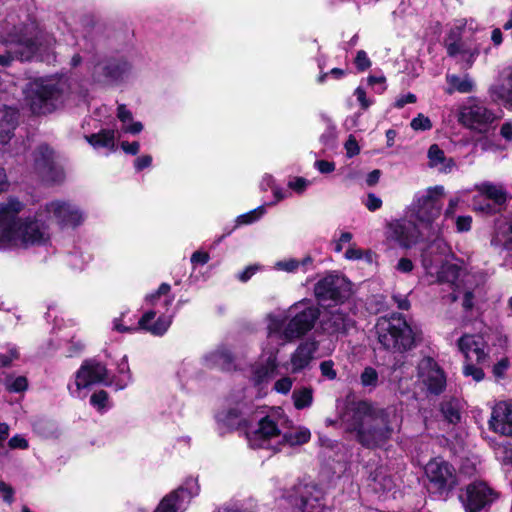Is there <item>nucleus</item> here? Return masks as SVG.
<instances>
[{
	"mask_svg": "<svg viewBox=\"0 0 512 512\" xmlns=\"http://www.w3.org/2000/svg\"><path fill=\"white\" fill-rule=\"evenodd\" d=\"M352 415L346 431L355 434V440L362 447L375 450L385 446L392 438L394 429L391 412L368 400L353 403Z\"/></svg>",
	"mask_w": 512,
	"mask_h": 512,
	"instance_id": "obj_1",
	"label": "nucleus"
},
{
	"mask_svg": "<svg viewBox=\"0 0 512 512\" xmlns=\"http://www.w3.org/2000/svg\"><path fill=\"white\" fill-rule=\"evenodd\" d=\"M0 43L16 53L17 60L30 62L40 52L42 46V30L35 19L28 17L11 27L2 28Z\"/></svg>",
	"mask_w": 512,
	"mask_h": 512,
	"instance_id": "obj_2",
	"label": "nucleus"
},
{
	"mask_svg": "<svg viewBox=\"0 0 512 512\" xmlns=\"http://www.w3.org/2000/svg\"><path fill=\"white\" fill-rule=\"evenodd\" d=\"M375 331L378 343L385 351L405 353L416 347L415 333L401 313L378 318Z\"/></svg>",
	"mask_w": 512,
	"mask_h": 512,
	"instance_id": "obj_3",
	"label": "nucleus"
},
{
	"mask_svg": "<svg viewBox=\"0 0 512 512\" xmlns=\"http://www.w3.org/2000/svg\"><path fill=\"white\" fill-rule=\"evenodd\" d=\"M26 102L34 115L51 114L62 103L63 85L54 79L36 78L25 90Z\"/></svg>",
	"mask_w": 512,
	"mask_h": 512,
	"instance_id": "obj_4",
	"label": "nucleus"
},
{
	"mask_svg": "<svg viewBox=\"0 0 512 512\" xmlns=\"http://www.w3.org/2000/svg\"><path fill=\"white\" fill-rule=\"evenodd\" d=\"M428 492L437 499L447 500L458 485L454 466L441 457L432 458L424 468Z\"/></svg>",
	"mask_w": 512,
	"mask_h": 512,
	"instance_id": "obj_5",
	"label": "nucleus"
},
{
	"mask_svg": "<svg viewBox=\"0 0 512 512\" xmlns=\"http://www.w3.org/2000/svg\"><path fill=\"white\" fill-rule=\"evenodd\" d=\"M58 156L48 143H40L32 152L33 172L46 185H60L65 181L64 167L58 162Z\"/></svg>",
	"mask_w": 512,
	"mask_h": 512,
	"instance_id": "obj_6",
	"label": "nucleus"
},
{
	"mask_svg": "<svg viewBox=\"0 0 512 512\" xmlns=\"http://www.w3.org/2000/svg\"><path fill=\"white\" fill-rule=\"evenodd\" d=\"M292 317L283 330L286 341L300 339L310 332L321 315L318 305L310 299H303L290 307Z\"/></svg>",
	"mask_w": 512,
	"mask_h": 512,
	"instance_id": "obj_7",
	"label": "nucleus"
},
{
	"mask_svg": "<svg viewBox=\"0 0 512 512\" xmlns=\"http://www.w3.org/2000/svg\"><path fill=\"white\" fill-rule=\"evenodd\" d=\"M314 296L319 303L344 304L352 294V283L344 275L331 271L314 285Z\"/></svg>",
	"mask_w": 512,
	"mask_h": 512,
	"instance_id": "obj_8",
	"label": "nucleus"
},
{
	"mask_svg": "<svg viewBox=\"0 0 512 512\" xmlns=\"http://www.w3.org/2000/svg\"><path fill=\"white\" fill-rule=\"evenodd\" d=\"M458 497L465 512H489L500 493L487 482L475 480L466 485Z\"/></svg>",
	"mask_w": 512,
	"mask_h": 512,
	"instance_id": "obj_9",
	"label": "nucleus"
},
{
	"mask_svg": "<svg viewBox=\"0 0 512 512\" xmlns=\"http://www.w3.org/2000/svg\"><path fill=\"white\" fill-rule=\"evenodd\" d=\"M444 195V187L441 185L429 187L426 193L417 197L414 203V210L417 219L426 227H431L432 223L441 214V197Z\"/></svg>",
	"mask_w": 512,
	"mask_h": 512,
	"instance_id": "obj_10",
	"label": "nucleus"
},
{
	"mask_svg": "<svg viewBox=\"0 0 512 512\" xmlns=\"http://www.w3.org/2000/svg\"><path fill=\"white\" fill-rule=\"evenodd\" d=\"M40 213L20 219L14 237L17 236L25 245L40 246L49 239L46 223L39 218Z\"/></svg>",
	"mask_w": 512,
	"mask_h": 512,
	"instance_id": "obj_11",
	"label": "nucleus"
},
{
	"mask_svg": "<svg viewBox=\"0 0 512 512\" xmlns=\"http://www.w3.org/2000/svg\"><path fill=\"white\" fill-rule=\"evenodd\" d=\"M422 238L417 224L411 220L399 219L387 226V240L395 242L403 249H410Z\"/></svg>",
	"mask_w": 512,
	"mask_h": 512,
	"instance_id": "obj_12",
	"label": "nucleus"
},
{
	"mask_svg": "<svg viewBox=\"0 0 512 512\" xmlns=\"http://www.w3.org/2000/svg\"><path fill=\"white\" fill-rule=\"evenodd\" d=\"M496 119L494 112L481 103H471L464 106L459 114V122L471 129L479 132H486L489 125Z\"/></svg>",
	"mask_w": 512,
	"mask_h": 512,
	"instance_id": "obj_13",
	"label": "nucleus"
},
{
	"mask_svg": "<svg viewBox=\"0 0 512 512\" xmlns=\"http://www.w3.org/2000/svg\"><path fill=\"white\" fill-rule=\"evenodd\" d=\"M200 486L198 480L192 477L186 479L184 485L165 495L153 512H177L180 503L184 500V495L188 499L198 495Z\"/></svg>",
	"mask_w": 512,
	"mask_h": 512,
	"instance_id": "obj_14",
	"label": "nucleus"
},
{
	"mask_svg": "<svg viewBox=\"0 0 512 512\" xmlns=\"http://www.w3.org/2000/svg\"><path fill=\"white\" fill-rule=\"evenodd\" d=\"M295 507L301 512H326L324 491L317 485H304L294 499Z\"/></svg>",
	"mask_w": 512,
	"mask_h": 512,
	"instance_id": "obj_15",
	"label": "nucleus"
},
{
	"mask_svg": "<svg viewBox=\"0 0 512 512\" xmlns=\"http://www.w3.org/2000/svg\"><path fill=\"white\" fill-rule=\"evenodd\" d=\"M25 204L15 196H9L6 202L0 203V228L3 236L13 238L16 227L21 218L18 215L24 209Z\"/></svg>",
	"mask_w": 512,
	"mask_h": 512,
	"instance_id": "obj_16",
	"label": "nucleus"
},
{
	"mask_svg": "<svg viewBox=\"0 0 512 512\" xmlns=\"http://www.w3.org/2000/svg\"><path fill=\"white\" fill-rule=\"evenodd\" d=\"M108 370L105 365L94 360H85L75 373L77 391L105 381Z\"/></svg>",
	"mask_w": 512,
	"mask_h": 512,
	"instance_id": "obj_17",
	"label": "nucleus"
},
{
	"mask_svg": "<svg viewBox=\"0 0 512 512\" xmlns=\"http://www.w3.org/2000/svg\"><path fill=\"white\" fill-rule=\"evenodd\" d=\"M489 428L495 433L512 436V403L500 401L492 408Z\"/></svg>",
	"mask_w": 512,
	"mask_h": 512,
	"instance_id": "obj_18",
	"label": "nucleus"
},
{
	"mask_svg": "<svg viewBox=\"0 0 512 512\" xmlns=\"http://www.w3.org/2000/svg\"><path fill=\"white\" fill-rule=\"evenodd\" d=\"M171 318L160 315L156 318L154 310H148L140 317L136 325L137 331H144L153 336H163L171 325Z\"/></svg>",
	"mask_w": 512,
	"mask_h": 512,
	"instance_id": "obj_19",
	"label": "nucleus"
},
{
	"mask_svg": "<svg viewBox=\"0 0 512 512\" xmlns=\"http://www.w3.org/2000/svg\"><path fill=\"white\" fill-rule=\"evenodd\" d=\"M46 210L52 212L60 224L77 227L83 222L81 211L62 201H53L46 205Z\"/></svg>",
	"mask_w": 512,
	"mask_h": 512,
	"instance_id": "obj_20",
	"label": "nucleus"
},
{
	"mask_svg": "<svg viewBox=\"0 0 512 512\" xmlns=\"http://www.w3.org/2000/svg\"><path fill=\"white\" fill-rule=\"evenodd\" d=\"M318 347L319 343L315 339L301 342L291 356L292 371L297 373L305 369L312 361Z\"/></svg>",
	"mask_w": 512,
	"mask_h": 512,
	"instance_id": "obj_21",
	"label": "nucleus"
},
{
	"mask_svg": "<svg viewBox=\"0 0 512 512\" xmlns=\"http://www.w3.org/2000/svg\"><path fill=\"white\" fill-rule=\"evenodd\" d=\"M216 419L229 432L246 430L250 426L249 420L242 417V411L237 407H231L219 412Z\"/></svg>",
	"mask_w": 512,
	"mask_h": 512,
	"instance_id": "obj_22",
	"label": "nucleus"
},
{
	"mask_svg": "<svg viewBox=\"0 0 512 512\" xmlns=\"http://www.w3.org/2000/svg\"><path fill=\"white\" fill-rule=\"evenodd\" d=\"M352 320L343 311L337 310L327 317L323 322V329L329 335L347 334Z\"/></svg>",
	"mask_w": 512,
	"mask_h": 512,
	"instance_id": "obj_23",
	"label": "nucleus"
},
{
	"mask_svg": "<svg viewBox=\"0 0 512 512\" xmlns=\"http://www.w3.org/2000/svg\"><path fill=\"white\" fill-rule=\"evenodd\" d=\"M463 30L460 27L454 26L449 29L443 40V45L446 49L447 56L456 58L459 56L464 46H467L462 39Z\"/></svg>",
	"mask_w": 512,
	"mask_h": 512,
	"instance_id": "obj_24",
	"label": "nucleus"
},
{
	"mask_svg": "<svg viewBox=\"0 0 512 512\" xmlns=\"http://www.w3.org/2000/svg\"><path fill=\"white\" fill-rule=\"evenodd\" d=\"M130 70V64L124 59H110L102 66V74L109 81H119Z\"/></svg>",
	"mask_w": 512,
	"mask_h": 512,
	"instance_id": "obj_25",
	"label": "nucleus"
},
{
	"mask_svg": "<svg viewBox=\"0 0 512 512\" xmlns=\"http://www.w3.org/2000/svg\"><path fill=\"white\" fill-rule=\"evenodd\" d=\"M277 369V361L275 357H268L264 364H260L253 368L251 381L254 387H259L274 374Z\"/></svg>",
	"mask_w": 512,
	"mask_h": 512,
	"instance_id": "obj_26",
	"label": "nucleus"
},
{
	"mask_svg": "<svg viewBox=\"0 0 512 512\" xmlns=\"http://www.w3.org/2000/svg\"><path fill=\"white\" fill-rule=\"evenodd\" d=\"M265 212H266L265 206L264 205H260L257 208H255V209H253V210H251V211H249L247 213L239 215L236 218V224L230 230L224 232L220 237H218L214 241V244L217 245L220 242H222L238 226H240V225H249V224H252V223L256 222L257 220H259L265 214Z\"/></svg>",
	"mask_w": 512,
	"mask_h": 512,
	"instance_id": "obj_27",
	"label": "nucleus"
},
{
	"mask_svg": "<svg viewBox=\"0 0 512 512\" xmlns=\"http://www.w3.org/2000/svg\"><path fill=\"white\" fill-rule=\"evenodd\" d=\"M281 430L278 424L269 416L262 417L258 422V428L253 432V437L267 441L280 436Z\"/></svg>",
	"mask_w": 512,
	"mask_h": 512,
	"instance_id": "obj_28",
	"label": "nucleus"
},
{
	"mask_svg": "<svg viewBox=\"0 0 512 512\" xmlns=\"http://www.w3.org/2000/svg\"><path fill=\"white\" fill-rule=\"evenodd\" d=\"M86 141L94 148H110L115 147V132L112 129H101L97 133L85 136Z\"/></svg>",
	"mask_w": 512,
	"mask_h": 512,
	"instance_id": "obj_29",
	"label": "nucleus"
},
{
	"mask_svg": "<svg viewBox=\"0 0 512 512\" xmlns=\"http://www.w3.org/2000/svg\"><path fill=\"white\" fill-rule=\"evenodd\" d=\"M444 420L449 424L456 425L461 421L459 402L455 398L442 401L439 408Z\"/></svg>",
	"mask_w": 512,
	"mask_h": 512,
	"instance_id": "obj_30",
	"label": "nucleus"
},
{
	"mask_svg": "<svg viewBox=\"0 0 512 512\" xmlns=\"http://www.w3.org/2000/svg\"><path fill=\"white\" fill-rule=\"evenodd\" d=\"M425 384L429 393L440 395L446 388V376L442 369L432 370L425 379Z\"/></svg>",
	"mask_w": 512,
	"mask_h": 512,
	"instance_id": "obj_31",
	"label": "nucleus"
},
{
	"mask_svg": "<svg viewBox=\"0 0 512 512\" xmlns=\"http://www.w3.org/2000/svg\"><path fill=\"white\" fill-rule=\"evenodd\" d=\"M487 198L497 205L506 207L507 192L502 187H497L492 183H484L480 188V195Z\"/></svg>",
	"mask_w": 512,
	"mask_h": 512,
	"instance_id": "obj_32",
	"label": "nucleus"
},
{
	"mask_svg": "<svg viewBox=\"0 0 512 512\" xmlns=\"http://www.w3.org/2000/svg\"><path fill=\"white\" fill-rule=\"evenodd\" d=\"M472 206L475 212L482 213L486 216H492L497 213H501L505 209V207L497 205L491 200L483 198L479 195L473 197Z\"/></svg>",
	"mask_w": 512,
	"mask_h": 512,
	"instance_id": "obj_33",
	"label": "nucleus"
},
{
	"mask_svg": "<svg viewBox=\"0 0 512 512\" xmlns=\"http://www.w3.org/2000/svg\"><path fill=\"white\" fill-rule=\"evenodd\" d=\"M3 385L9 393H23L28 389L29 382L26 376H15L13 373H7Z\"/></svg>",
	"mask_w": 512,
	"mask_h": 512,
	"instance_id": "obj_34",
	"label": "nucleus"
},
{
	"mask_svg": "<svg viewBox=\"0 0 512 512\" xmlns=\"http://www.w3.org/2000/svg\"><path fill=\"white\" fill-rule=\"evenodd\" d=\"M461 268L454 263H443L437 273L438 281L441 283L455 284L460 277Z\"/></svg>",
	"mask_w": 512,
	"mask_h": 512,
	"instance_id": "obj_35",
	"label": "nucleus"
},
{
	"mask_svg": "<svg viewBox=\"0 0 512 512\" xmlns=\"http://www.w3.org/2000/svg\"><path fill=\"white\" fill-rule=\"evenodd\" d=\"M212 357L222 371L230 372L235 370V356L231 350L227 348L218 349L213 353Z\"/></svg>",
	"mask_w": 512,
	"mask_h": 512,
	"instance_id": "obj_36",
	"label": "nucleus"
},
{
	"mask_svg": "<svg viewBox=\"0 0 512 512\" xmlns=\"http://www.w3.org/2000/svg\"><path fill=\"white\" fill-rule=\"evenodd\" d=\"M294 407L297 410L308 408L313 403V389L311 387H302L292 393Z\"/></svg>",
	"mask_w": 512,
	"mask_h": 512,
	"instance_id": "obj_37",
	"label": "nucleus"
},
{
	"mask_svg": "<svg viewBox=\"0 0 512 512\" xmlns=\"http://www.w3.org/2000/svg\"><path fill=\"white\" fill-rule=\"evenodd\" d=\"M311 439V432L307 428H302L295 433L286 432L282 436L280 444H289L290 446H300L306 444Z\"/></svg>",
	"mask_w": 512,
	"mask_h": 512,
	"instance_id": "obj_38",
	"label": "nucleus"
},
{
	"mask_svg": "<svg viewBox=\"0 0 512 512\" xmlns=\"http://www.w3.org/2000/svg\"><path fill=\"white\" fill-rule=\"evenodd\" d=\"M480 337L471 334H464L457 340V345L461 353L464 354L467 360H472V352L477 346Z\"/></svg>",
	"mask_w": 512,
	"mask_h": 512,
	"instance_id": "obj_39",
	"label": "nucleus"
},
{
	"mask_svg": "<svg viewBox=\"0 0 512 512\" xmlns=\"http://www.w3.org/2000/svg\"><path fill=\"white\" fill-rule=\"evenodd\" d=\"M19 120V111L17 108L6 107L2 119L0 121V126L4 131L5 128L8 132H12L16 129Z\"/></svg>",
	"mask_w": 512,
	"mask_h": 512,
	"instance_id": "obj_40",
	"label": "nucleus"
},
{
	"mask_svg": "<svg viewBox=\"0 0 512 512\" xmlns=\"http://www.w3.org/2000/svg\"><path fill=\"white\" fill-rule=\"evenodd\" d=\"M461 56L459 63L461 64V68L464 70H468L472 68L477 57L480 55V49L475 47L464 46V49L461 50Z\"/></svg>",
	"mask_w": 512,
	"mask_h": 512,
	"instance_id": "obj_41",
	"label": "nucleus"
},
{
	"mask_svg": "<svg viewBox=\"0 0 512 512\" xmlns=\"http://www.w3.org/2000/svg\"><path fill=\"white\" fill-rule=\"evenodd\" d=\"M360 383L363 387L376 388L379 383V375L375 368L367 366L360 374Z\"/></svg>",
	"mask_w": 512,
	"mask_h": 512,
	"instance_id": "obj_42",
	"label": "nucleus"
},
{
	"mask_svg": "<svg viewBox=\"0 0 512 512\" xmlns=\"http://www.w3.org/2000/svg\"><path fill=\"white\" fill-rule=\"evenodd\" d=\"M450 86L460 93H470L473 90V83L469 79H461L457 75L447 76Z\"/></svg>",
	"mask_w": 512,
	"mask_h": 512,
	"instance_id": "obj_43",
	"label": "nucleus"
},
{
	"mask_svg": "<svg viewBox=\"0 0 512 512\" xmlns=\"http://www.w3.org/2000/svg\"><path fill=\"white\" fill-rule=\"evenodd\" d=\"M109 394L105 390H98L90 396V404L99 412H103L108 407Z\"/></svg>",
	"mask_w": 512,
	"mask_h": 512,
	"instance_id": "obj_44",
	"label": "nucleus"
},
{
	"mask_svg": "<svg viewBox=\"0 0 512 512\" xmlns=\"http://www.w3.org/2000/svg\"><path fill=\"white\" fill-rule=\"evenodd\" d=\"M430 167H437L440 164L446 162V156L444 151L439 147L438 144H432L427 152Z\"/></svg>",
	"mask_w": 512,
	"mask_h": 512,
	"instance_id": "obj_45",
	"label": "nucleus"
},
{
	"mask_svg": "<svg viewBox=\"0 0 512 512\" xmlns=\"http://www.w3.org/2000/svg\"><path fill=\"white\" fill-rule=\"evenodd\" d=\"M432 122L429 117L419 113L410 122V127L415 131H427L432 128Z\"/></svg>",
	"mask_w": 512,
	"mask_h": 512,
	"instance_id": "obj_46",
	"label": "nucleus"
},
{
	"mask_svg": "<svg viewBox=\"0 0 512 512\" xmlns=\"http://www.w3.org/2000/svg\"><path fill=\"white\" fill-rule=\"evenodd\" d=\"M354 65L358 72H364L371 67L372 62H371L370 58L368 57L366 51H364V50L357 51L356 56L354 58Z\"/></svg>",
	"mask_w": 512,
	"mask_h": 512,
	"instance_id": "obj_47",
	"label": "nucleus"
},
{
	"mask_svg": "<svg viewBox=\"0 0 512 512\" xmlns=\"http://www.w3.org/2000/svg\"><path fill=\"white\" fill-rule=\"evenodd\" d=\"M171 290V286L168 283H162L158 289L145 297V301L151 305H154L156 301L163 295H167Z\"/></svg>",
	"mask_w": 512,
	"mask_h": 512,
	"instance_id": "obj_48",
	"label": "nucleus"
},
{
	"mask_svg": "<svg viewBox=\"0 0 512 512\" xmlns=\"http://www.w3.org/2000/svg\"><path fill=\"white\" fill-rule=\"evenodd\" d=\"M463 373L465 376H471L477 382L483 380L485 377L483 369L472 363H468L464 366Z\"/></svg>",
	"mask_w": 512,
	"mask_h": 512,
	"instance_id": "obj_49",
	"label": "nucleus"
},
{
	"mask_svg": "<svg viewBox=\"0 0 512 512\" xmlns=\"http://www.w3.org/2000/svg\"><path fill=\"white\" fill-rule=\"evenodd\" d=\"M0 493L2 494L3 501L8 505L14 502L15 490L10 484L0 481Z\"/></svg>",
	"mask_w": 512,
	"mask_h": 512,
	"instance_id": "obj_50",
	"label": "nucleus"
},
{
	"mask_svg": "<svg viewBox=\"0 0 512 512\" xmlns=\"http://www.w3.org/2000/svg\"><path fill=\"white\" fill-rule=\"evenodd\" d=\"M321 374L327 377L329 380H334L337 377V372L334 369V363L332 360H326L320 363Z\"/></svg>",
	"mask_w": 512,
	"mask_h": 512,
	"instance_id": "obj_51",
	"label": "nucleus"
},
{
	"mask_svg": "<svg viewBox=\"0 0 512 512\" xmlns=\"http://www.w3.org/2000/svg\"><path fill=\"white\" fill-rule=\"evenodd\" d=\"M510 366V361L507 357L502 358L493 366V374L496 378L502 379L505 376L506 370Z\"/></svg>",
	"mask_w": 512,
	"mask_h": 512,
	"instance_id": "obj_52",
	"label": "nucleus"
},
{
	"mask_svg": "<svg viewBox=\"0 0 512 512\" xmlns=\"http://www.w3.org/2000/svg\"><path fill=\"white\" fill-rule=\"evenodd\" d=\"M472 217L469 215L458 216L456 218V229L457 232L463 233L471 230Z\"/></svg>",
	"mask_w": 512,
	"mask_h": 512,
	"instance_id": "obj_53",
	"label": "nucleus"
},
{
	"mask_svg": "<svg viewBox=\"0 0 512 512\" xmlns=\"http://www.w3.org/2000/svg\"><path fill=\"white\" fill-rule=\"evenodd\" d=\"M292 380L289 377H282L274 384V390L281 394H287L292 388Z\"/></svg>",
	"mask_w": 512,
	"mask_h": 512,
	"instance_id": "obj_54",
	"label": "nucleus"
},
{
	"mask_svg": "<svg viewBox=\"0 0 512 512\" xmlns=\"http://www.w3.org/2000/svg\"><path fill=\"white\" fill-rule=\"evenodd\" d=\"M344 146L346 150V155L350 158L360 153V147L358 145V142L352 135L349 136Z\"/></svg>",
	"mask_w": 512,
	"mask_h": 512,
	"instance_id": "obj_55",
	"label": "nucleus"
},
{
	"mask_svg": "<svg viewBox=\"0 0 512 512\" xmlns=\"http://www.w3.org/2000/svg\"><path fill=\"white\" fill-rule=\"evenodd\" d=\"M8 446L10 449L25 450V449H28L29 443L23 436L16 434L9 439Z\"/></svg>",
	"mask_w": 512,
	"mask_h": 512,
	"instance_id": "obj_56",
	"label": "nucleus"
},
{
	"mask_svg": "<svg viewBox=\"0 0 512 512\" xmlns=\"http://www.w3.org/2000/svg\"><path fill=\"white\" fill-rule=\"evenodd\" d=\"M309 181L303 177H295L292 181H289L288 187L296 193H303L308 186Z\"/></svg>",
	"mask_w": 512,
	"mask_h": 512,
	"instance_id": "obj_57",
	"label": "nucleus"
},
{
	"mask_svg": "<svg viewBox=\"0 0 512 512\" xmlns=\"http://www.w3.org/2000/svg\"><path fill=\"white\" fill-rule=\"evenodd\" d=\"M354 95L357 97L362 110H367L371 106L372 102L367 98L366 91L362 87H357Z\"/></svg>",
	"mask_w": 512,
	"mask_h": 512,
	"instance_id": "obj_58",
	"label": "nucleus"
},
{
	"mask_svg": "<svg viewBox=\"0 0 512 512\" xmlns=\"http://www.w3.org/2000/svg\"><path fill=\"white\" fill-rule=\"evenodd\" d=\"M364 204L369 211L374 212L382 207V200L374 193H369Z\"/></svg>",
	"mask_w": 512,
	"mask_h": 512,
	"instance_id": "obj_59",
	"label": "nucleus"
},
{
	"mask_svg": "<svg viewBox=\"0 0 512 512\" xmlns=\"http://www.w3.org/2000/svg\"><path fill=\"white\" fill-rule=\"evenodd\" d=\"M315 167L322 174H328L335 170V162L327 160H316Z\"/></svg>",
	"mask_w": 512,
	"mask_h": 512,
	"instance_id": "obj_60",
	"label": "nucleus"
},
{
	"mask_svg": "<svg viewBox=\"0 0 512 512\" xmlns=\"http://www.w3.org/2000/svg\"><path fill=\"white\" fill-rule=\"evenodd\" d=\"M125 313L121 314V317L115 318L113 321V329L119 333H132L137 332L136 326H125L122 324V318Z\"/></svg>",
	"mask_w": 512,
	"mask_h": 512,
	"instance_id": "obj_61",
	"label": "nucleus"
},
{
	"mask_svg": "<svg viewBox=\"0 0 512 512\" xmlns=\"http://www.w3.org/2000/svg\"><path fill=\"white\" fill-rule=\"evenodd\" d=\"M152 164V156L151 155H142L135 159L134 168L136 171L140 172Z\"/></svg>",
	"mask_w": 512,
	"mask_h": 512,
	"instance_id": "obj_62",
	"label": "nucleus"
},
{
	"mask_svg": "<svg viewBox=\"0 0 512 512\" xmlns=\"http://www.w3.org/2000/svg\"><path fill=\"white\" fill-rule=\"evenodd\" d=\"M14 60H17V56L12 49L7 48L3 54H0V66L2 67H10Z\"/></svg>",
	"mask_w": 512,
	"mask_h": 512,
	"instance_id": "obj_63",
	"label": "nucleus"
},
{
	"mask_svg": "<svg viewBox=\"0 0 512 512\" xmlns=\"http://www.w3.org/2000/svg\"><path fill=\"white\" fill-rule=\"evenodd\" d=\"M121 148L125 153L134 156L139 153L140 144L137 141H133V142L123 141V142H121Z\"/></svg>",
	"mask_w": 512,
	"mask_h": 512,
	"instance_id": "obj_64",
	"label": "nucleus"
}]
</instances>
